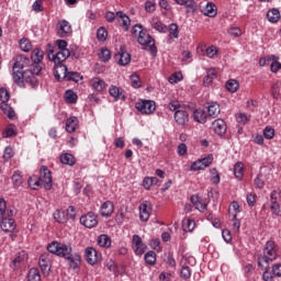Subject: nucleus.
Masks as SVG:
<instances>
[{
    "label": "nucleus",
    "mask_w": 281,
    "mask_h": 281,
    "mask_svg": "<svg viewBox=\"0 0 281 281\" xmlns=\"http://www.w3.org/2000/svg\"><path fill=\"white\" fill-rule=\"evenodd\" d=\"M41 71H43V66H30L13 80L16 85H29L32 89H36V87H38V79H36V76H38Z\"/></svg>",
    "instance_id": "1"
},
{
    "label": "nucleus",
    "mask_w": 281,
    "mask_h": 281,
    "mask_svg": "<svg viewBox=\"0 0 281 281\" xmlns=\"http://www.w3.org/2000/svg\"><path fill=\"white\" fill-rule=\"evenodd\" d=\"M274 260H278V244L268 240L263 246L262 254L258 256L257 265L267 268Z\"/></svg>",
    "instance_id": "2"
},
{
    "label": "nucleus",
    "mask_w": 281,
    "mask_h": 281,
    "mask_svg": "<svg viewBox=\"0 0 281 281\" xmlns=\"http://www.w3.org/2000/svg\"><path fill=\"white\" fill-rule=\"evenodd\" d=\"M167 109L175 112L173 120L178 126H186V124L190 122V114H188L186 108L178 100H171L168 103Z\"/></svg>",
    "instance_id": "3"
},
{
    "label": "nucleus",
    "mask_w": 281,
    "mask_h": 281,
    "mask_svg": "<svg viewBox=\"0 0 281 281\" xmlns=\"http://www.w3.org/2000/svg\"><path fill=\"white\" fill-rule=\"evenodd\" d=\"M72 249L70 245H65L59 243V248L57 251V256L59 258H65L69 262V267L71 269H78L80 267V255H72Z\"/></svg>",
    "instance_id": "4"
},
{
    "label": "nucleus",
    "mask_w": 281,
    "mask_h": 281,
    "mask_svg": "<svg viewBox=\"0 0 281 281\" xmlns=\"http://www.w3.org/2000/svg\"><path fill=\"white\" fill-rule=\"evenodd\" d=\"M138 45L142 46V49L149 52L151 56H157V46L155 45V38L148 34V31L142 33L137 38Z\"/></svg>",
    "instance_id": "5"
},
{
    "label": "nucleus",
    "mask_w": 281,
    "mask_h": 281,
    "mask_svg": "<svg viewBox=\"0 0 281 281\" xmlns=\"http://www.w3.org/2000/svg\"><path fill=\"white\" fill-rule=\"evenodd\" d=\"M56 47L59 50L56 52V55H55V57H53V59H55V63H57V64L65 63V60H67L69 58V56H71V52H69V49L67 48V41L57 40Z\"/></svg>",
    "instance_id": "6"
},
{
    "label": "nucleus",
    "mask_w": 281,
    "mask_h": 281,
    "mask_svg": "<svg viewBox=\"0 0 281 281\" xmlns=\"http://www.w3.org/2000/svg\"><path fill=\"white\" fill-rule=\"evenodd\" d=\"M27 67H30V58L23 55L15 57L14 64H13V80L18 76H21V72L25 71Z\"/></svg>",
    "instance_id": "7"
},
{
    "label": "nucleus",
    "mask_w": 281,
    "mask_h": 281,
    "mask_svg": "<svg viewBox=\"0 0 281 281\" xmlns=\"http://www.w3.org/2000/svg\"><path fill=\"white\" fill-rule=\"evenodd\" d=\"M38 265L43 276L47 278L52 271V255H49V252L42 254L38 259Z\"/></svg>",
    "instance_id": "8"
},
{
    "label": "nucleus",
    "mask_w": 281,
    "mask_h": 281,
    "mask_svg": "<svg viewBox=\"0 0 281 281\" xmlns=\"http://www.w3.org/2000/svg\"><path fill=\"white\" fill-rule=\"evenodd\" d=\"M135 108L139 111V113H143V115H150V113H155L157 105L155 104V101L140 100L136 102Z\"/></svg>",
    "instance_id": "9"
},
{
    "label": "nucleus",
    "mask_w": 281,
    "mask_h": 281,
    "mask_svg": "<svg viewBox=\"0 0 281 281\" xmlns=\"http://www.w3.org/2000/svg\"><path fill=\"white\" fill-rule=\"evenodd\" d=\"M56 30L57 36H59L60 38H67V36H69L74 32V30L71 29V23H69V21L67 20L58 21Z\"/></svg>",
    "instance_id": "10"
},
{
    "label": "nucleus",
    "mask_w": 281,
    "mask_h": 281,
    "mask_svg": "<svg viewBox=\"0 0 281 281\" xmlns=\"http://www.w3.org/2000/svg\"><path fill=\"white\" fill-rule=\"evenodd\" d=\"M79 221L81 225L88 229H93V227L98 226V215H95L93 212L82 215Z\"/></svg>",
    "instance_id": "11"
},
{
    "label": "nucleus",
    "mask_w": 281,
    "mask_h": 281,
    "mask_svg": "<svg viewBox=\"0 0 281 281\" xmlns=\"http://www.w3.org/2000/svg\"><path fill=\"white\" fill-rule=\"evenodd\" d=\"M109 95L113 98V102H120V100L124 102L126 100V91H124V89H122L121 87L114 85L110 86Z\"/></svg>",
    "instance_id": "12"
},
{
    "label": "nucleus",
    "mask_w": 281,
    "mask_h": 281,
    "mask_svg": "<svg viewBox=\"0 0 281 281\" xmlns=\"http://www.w3.org/2000/svg\"><path fill=\"white\" fill-rule=\"evenodd\" d=\"M40 181L44 186L45 190H49L52 188V171L45 166L40 169Z\"/></svg>",
    "instance_id": "13"
},
{
    "label": "nucleus",
    "mask_w": 281,
    "mask_h": 281,
    "mask_svg": "<svg viewBox=\"0 0 281 281\" xmlns=\"http://www.w3.org/2000/svg\"><path fill=\"white\" fill-rule=\"evenodd\" d=\"M150 212H153V204L148 201H144L139 205V220L143 223H147L148 218H150Z\"/></svg>",
    "instance_id": "14"
},
{
    "label": "nucleus",
    "mask_w": 281,
    "mask_h": 281,
    "mask_svg": "<svg viewBox=\"0 0 281 281\" xmlns=\"http://www.w3.org/2000/svg\"><path fill=\"white\" fill-rule=\"evenodd\" d=\"M54 65L55 79L58 80V82H60L61 80H66L67 74L69 72L67 67L63 64V61L54 63Z\"/></svg>",
    "instance_id": "15"
},
{
    "label": "nucleus",
    "mask_w": 281,
    "mask_h": 281,
    "mask_svg": "<svg viewBox=\"0 0 281 281\" xmlns=\"http://www.w3.org/2000/svg\"><path fill=\"white\" fill-rule=\"evenodd\" d=\"M132 243H133V249L136 256H143V254L146 252L147 246L146 244H144L139 235H133Z\"/></svg>",
    "instance_id": "16"
},
{
    "label": "nucleus",
    "mask_w": 281,
    "mask_h": 281,
    "mask_svg": "<svg viewBox=\"0 0 281 281\" xmlns=\"http://www.w3.org/2000/svg\"><path fill=\"white\" fill-rule=\"evenodd\" d=\"M1 218H14V207H8L3 198H0V221Z\"/></svg>",
    "instance_id": "17"
},
{
    "label": "nucleus",
    "mask_w": 281,
    "mask_h": 281,
    "mask_svg": "<svg viewBox=\"0 0 281 281\" xmlns=\"http://www.w3.org/2000/svg\"><path fill=\"white\" fill-rule=\"evenodd\" d=\"M89 86L91 87V89H93V91H97L98 93H102V91H104V89L109 87L106 81H104L100 77H93L92 79H90Z\"/></svg>",
    "instance_id": "18"
},
{
    "label": "nucleus",
    "mask_w": 281,
    "mask_h": 281,
    "mask_svg": "<svg viewBox=\"0 0 281 281\" xmlns=\"http://www.w3.org/2000/svg\"><path fill=\"white\" fill-rule=\"evenodd\" d=\"M43 58H45V53L41 48H34L31 53V67H42Z\"/></svg>",
    "instance_id": "19"
},
{
    "label": "nucleus",
    "mask_w": 281,
    "mask_h": 281,
    "mask_svg": "<svg viewBox=\"0 0 281 281\" xmlns=\"http://www.w3.org/2000/svg\"><path fill=\"white\" fill-rule=\"evenodd\" d=\"M0 227L2 232L11 234V232H14V229H16V222H14V218L4 217L0 220Z\"/></svg>",
    "instance_id": "20"
},
{
    "label": "nucleus",
    "mask_w": 281,
    "mask_h": 281,
    "mask_svg": "<svg viewBox=\"0 0 281 281\" xmlns=\"http://www.w3.org/2000/svg\"><path fill=\"white\" fill-rule=\"evenodd\" d=\"M85 256L88 265H95L98 260H100V254H98V250L93 247L86 248Z\"/></svg>",
    "instance_id": "21"
},
{
    "label": "nucleus",
    "mask_w": 281,
    "mask_h": 281,
    "mask_svg": "<svg viewBox=\"0 0 281 281\" xmlns=\"http://www.w3.org/2000/svg\"><path fill=\"white\" fill-rule=\"evenodd\" d=\"M213 131L216 135L220 137H223L225 133H227V124H225V121L217 119L212 123Z\"/></svg>",
    "instance_id": "22"
},
{
    "label": "nucleus",
    "mask_w": 281,
    "mask_h": 281,
    "mask_svg": "<svg viewBox=\"0 0 281 281\" xmlns=\"http://www.w3.org/2000/svg\"><path fill=\"white\" fill-rule=\"evenodd\" d=\"M114 211H115V206L111 201H105L100 207V214L104 218H109Z\"/></svg>",
    "instance_id": "23"
},
{
    "label": "nucleus",
    "mask_w": 281,
    "mask_h": 281,
    "mask_svg": "<svg viewBox=\"0 0 281 281\" xmlns=\"http://www.w3.org/2000/svg\"><path fill=\"white\" fill-rule=\"evenodd\" d=\"M115 59L117 60V64L122 67H126L131 63V54L127 52L121 50L119 54L115 55Z\"/></svg>",
    "instance_id": "24"
},
{
    "label": "nucleus",
    "mask_w": 281,
    "mask_h": 281,
    "mask_svg": "<svg viewBox=\"0 0 281 281\" xmlns=\"http://www.w3.org/2000/svg\"><path fill=\"white\" fill-rule=\"evenodd\" d=\"M191 203L194 205L195 210H199V212H205V210H207V204L203 203V199L199 195H192Z\"/></svg>",
    "instance_id": "25"
},
{
    "label": "nucleus",
    "mask_w": 281,
    "mask_h": 281,
    "mask_svg": "<svg viewBox=\"0 0 281 281\" xmlns=\"http://www.w3.org/2000/svg\"><path fill=\"white\" fill-rule=\"evenodd\" d=\"M209 117H218L221 115V105L217 102H210L207 105Z\"/></svg>",
    "instance_id": "26"
},
{
    "label": "nucleus",
    "mask_w": 281,
    "mask_h": 281,
    "mask_svg": "<svg viewBox=\"0 0 281 281\" xmlns=\"http://www.w3.org/2000/svg\"><path fill=\"white\" fill-rule=\"evenodd\" d=\"M78 117L76 116H70L69 119H67L66 121V131L67 133H76V128H78Z\"/></svg>",
    "instance_id": "27"
},
{
    "label": "nucleus",
    "mask_w": 281,
    "mask_h": 281,
    "mask_svg": "<svg viewBox=\"0 0 281 281\" xmlns=\"http://www.w3.org/2000/svg\"><path fill=\"white\" fill-rule=\"evenodd\" d=\"M193 120L199 124H205V122H207V113L201 109H198L193 112Z\"/></svg>",
    "instance_id": "28"
},
{
    "label": "nucleus",
    "mask_w": 281,
    "mask_h": 281,
    "mask_svg": "<svg viewBox=\"0 0 281 281\" xmlns=\"http://www.w3.org/2000/svg\"><path fill=\"white\" fill-rule=\"evenodd\" d=\"M267 19L270 23H278L280 21L281 15H280V10L278 9H271L267 13Z\"/></svg>",
    "instance_id": "29"
},
{
    "label": "nucleus",
    "mask_w": 281,
    "mask_h": 281,
    "mask_svg": "<svg viewBox=\"0 0 281 281\" xmlns=\"http://www.w3.org/2000/svg\"><path fill=\"white\" fill-rule=\"evenodd\" d=\"M178 5H184L188 12L196 10V2L194 0H175Z\"/></svg>",
    "instance_id": "30"
},
{
    "label": "nucleus",
    "mask_w": 281,
    "mask_h": 281,
    "mask_svg": "<svg viewBox=\"0 0 281 281\" xmlns=\"http://www.w3.org/2000/svg\"><path fill=\"white\" fill-rule=\"evenodd\" d=\"M27 183L32 190H41V188H43V182L41 181V178L36 176L29 178Z\"/></svg>",
    "instance_id": "31"
},
{
    "label": "nucleus",
    "mask_w": 281,
    "mask_h": 281,
    "mask_svg": "<svg viewBox=\"0 0 281 281\" xmlns=\"http://www.w3.org/2000/svg\"><path fill=\"white\" fill-rule=\"evenodd\" d=\"M214 79H216V70L214 68H211L206 71V76L204 77V87H210Z\"/></svg>",
    "instance_id": "32"
},
{
    "label": "nucleus",
    "mask_w": 281,
    "mask_h": 281,
    "mask_svg": "<svg viewBox=\"0 0 281 281\" xmlns=\"http://www.w3.org/2000/svg\"><path fill=\"white\" fill-rule=\"evenodd\" d=\"M26 281H41V272L36 268H31L26 274Z\"/></svg>",
    "instance_id": "33"
},
{
    "label": "nucleus",
    "mask_w": 281,
    "mask_h": 281,
    "mask_svg": "<svg viewBox=\"0 0 281 281\" xmlns=\"http://www.w3.org/2000/svg\"><path fill=\"white\" fill-rule=\"evenodd\" d=\"M116 16H119V22L125 27V30H128V26L131 25V18L126 15L124 12L119 11L116 12Z\"/></svg>",
    "instance_id": "34"
},
{
    "label": "nucleus",
    "mask_w": 281,
    "mask_h": 281,
    "mask_svg": "<svg viewBox=\"0 0 281 281\" xmlns=\"http://www.w3.org/2000/svg\"><path fill=\"white\" fill-rule=\"evenodd\" d=\"M0 109L4 113V115H7V117H9V120H14L15 113H14V109H12V106L8 105V103H1Z\"/></svg>",
    "instance_id": "35"
},
{
    "label": "nucleus",
    "mask_w": 281,
    "mask_h": 281,
    "mask_svg": "<svg viewBox=\"0 0 281 281\" xmlns=\"http://www.w3.org/2000/svg\"><path fill=\"white\" fill-rule=\"evenodd\" d=\"M244 172H245V165L240 161L236 162L234 166V175L236 179L240 181V179H243Z\"/></svg>",
    "instance_id": "36"
},
{
    "label": "nucleus",
    "mask_w": 281,
    "mask_h": 281,
    "mask_svg": "<svg viewBox=\"0 0 281 281\" xmlns=\"http://www.w3.org/2000/svg\"><path fill=\"white\" fill-rule=\"evenodd\" d=\"M98 245L99 247H104L105 249H109L111 247V237L109 235H100L98 237Z\"/></svg>",
    "instance_id": "37"
},
{
    "label": "nucleus",
    "mask_w": 281,
    "mask_h": 281,
    "mask_svg": "<svg viewBox=\"0 0 281 281\" xmlns=\"http://www.w3.org/2000/svg\"><path fill=\"white\" fill-rule=\"evenodd\" d=\"M60 161L66 166H74L76 164V157L71 154H63L60 156Z\"/></svg>",
    "instance_id": "38"
},
{
    "label": "nucleus",
    "mask_w": 281,
    "mask_h": 281,
    "mask_svg": "<svg viewBox=\"0 0 281 281\" xmlns=\"http://www.w3.org/2000/svg\"><path fill=\"white\" fill-rule=\"evenodd\" d=\"M11 179L14 188H21V186H23V176L21 175V171H14Z\"/></svg>",
    "instance_id": "39"
},
{
    "label": "nucleus",
    "mask_w": 281,
    "mask_h": 281,
    "mask_svg": "<svg viewBox=\"0 0 281 281\" xmlns=\"http://www.w3.org/2000/svg\"><path fill=\"white\" fill-rule=\"evenodd\" d=\"M25 260H27V252H25L24 250L20 251L16 254L14 260H13V265L14 267H19L21 265V262H25Z\"/></svg>",
    "instance_id": "40"
},
{
    "label": "nucleus",
    "mask_w": 281,
    "mask_h": 281,
    "mask_svg": "<svg viewBox=\"0 0 281 281\" xmlns=\"http://www.w3.org/2000/svg\"><path fill=\"white\" fill-rule=\"evenodd\" d=\"M66 80L67 82H80V80H82V76H80V72L68 71Z\"/></svg>",
    "instance_id": "41"
},
{
    "label": "nucleus",
    "mask_w": 281,
    "mask_h": 281,
    "mask_svg": "<svg viewBox=\"0 0 281 281\" xmlns=\"http://www.w3.org/2000/svg\"><path fill=\"white\" fill-rule=\"evenodd\" d=\"M99 59L102 63H109L111 60V50H109V48H101L99 52Z\"/></svg>",
    "instance_id": "42"
},
{
    "label": "nucleus",
    "mask_w": 281,
    "mask_h": 281,
    "mask_svg": "<svg viewBox=\"0 0 281 281\" xmlns=\"http://www.w3.org/2000/svg\"><path fill=\"white\" fill-rule=\"evenodd\" d=\"M46 52L48 54L49 60H52V63H56V45L48 43L46 45Z\"/></svg>",
    "instance_id": "43"
},
{
    "label": "nucleus",
    "mask_w": 281,
    "mask_h": 281,
    "mask_svg": "<svg viewBox=\"0 0 281 281\" xmlns=\"http://www.w3.org/2000/svg\"><path fill=\"white\" fill-rule=\"evenodd\" d=\"M238 87H240V86H239V83H238V81L236 79H229L226 82V89L231 93H236L238 91Z\"/></svg>",
    "instance_id": "44"
},
{
    "label": "nucleus",
    "mask_w": 281,
    "mask_h": 281,
    "mask_svg": "<svg viewBox=\"0 0 281 281\" xmlns=\"http://www.w3.org/2000/svg\"><path fill=\"white\" fill-rule=\"evenodd\" d=\"M204 14L206 16H216V5H214V3L207 2L204 8Z\"/></svg>",
    "instance_id": "45"
},
{
    "label": "nucleus",
    "mask_w": 281,
    "mask_h": 281,
    "mask_svg": "<svg viewBox=\"0 0 281 281\" xmlns=\"http://www.w3.org/2000/svg\"><path fill=\"white\" fill-rule=\"evenodd\" d=\"M271 91H272V98L278 100V98H280L281 95V81H276L272 85Z\"/></svg>",
    "instance_id": "46"
},
{
    "label": "nucleus",
    "mask_w": 281,
    "mask_h": 281,
    "mask_svg": "<svg viewBox=\"0 0 281 281\" xmlns=\"http://www.w3.org/2000/svg\"><path fill=\"white\" fill-rule=\"evenodd\" d=\"M145 262H147V265H155V262H157V254H155V251L150 250L148 252L145 254Z\"/></svg>",
    "instance_id": "47"
},
{
    "label": "nucleus",
    "mask_w": 281,
    "mask_h": 281,
    "mask_svg": "<svg viewBox=\"0 0 281 281\" xmlns=\"http://www.w3.org/2000/svg\"><path fill=\"white\" fill-rule=\"evenodd\" d=\"M210 172L212 183L214 186H218V183H221V173H218V170L216 168L211 169Z\"/></svg>",
    "instance_id": "48"
},
{
    "label": "nucleus",
    "mask_w": 281,
    "mask_h": 281,
    "mask_svg": "<svg viewBox=\"0 0 281 281\" xmlns=\"http://www.w3.org/2000/svg\"><path fill=\"white\" fill-rule=\"evenodd\" d=\"M109 36V32L104 27H99L97 31V38L100 41V43H104L106 41V37Z\"/></svg>",
    "instance_id": "49"
},
{
    "label": "nucleus",
    "mask_w": 281,
    "mask_h": 281,
    "mask_svg": "<svg viewBox=\"0 0 281 281\" xmlns=\"http://www.w3.org/2000/svg\"><path fill=\"white\" fill-rule=\"evenodd\" d=\"M169 37L179 38V25H177V23H171L169 25Z\"/></svg>",
    "instance_id": "50"
},
{
    "label": "nucleus",
    "mask_w": 281,
    "mask_h": 281,
    "mask_svg": "<svg viewBox=\"0 0 281 281\" xmlns=\"http://www.w3.org/2000/svg\"><path fill=\"white\" fill-rule=\"evenodd\" d=\"M54 220L56 221V223H67V217L65 215V212H60V210H57L54 214Z\"/></svg>",
    "instance_id": "51"
},
{
    "label": "nucleus",
    "mask_w": 281,
    "mask_h": 281,
    "mask_svg": "<svg viewBox=\"0 0 281 281\" xmlns=\"http://www.w3.org/2000/svg\"><path fill=\"white\" fill-rule=\"evenodd\" d=\"M194 221L190 220V218H184L182 221V227L184 232H192V229H194Z\"/></svg>",
    "instance_id": "52"
},
{
    "label": "nucleus",
    "mask_w": 281,
    "mask_h": 281,
    "mask_svg": "<svg viewBox=\"0 0 281 281\" xmlns=\"http://www.w3.org/2000/svg\"><path fill=\"white\" fill-rule=\"evenodd\" d=\"M14 136H16V128L14 127V125H9L2 133V137L4 138L14 137Z\"/></svg>",
    "instance_id": "53"
},
{
    "label": "nucleus",
    "mask_w": 281,
    "mask_h": 281,
    "mask_svg": "<svg viewBox=\"0 0 281 281\" xmlns=\"http://www.w3.org/2000/svg\"><path fill=\"white\" fill-rule=\"evenodd\" d=\"M10 100V92L5 88H0V101L1 104H8Z\"/></svg>",
    "instance_id": "54"
},
{
    "label": "nucleus",
    "mask_w": 281,
    "mask_h": 281,
    "mask_svg": "<svg viewBox=\"0 0 281 281\" xmlns=\"http://www.w3.org/2000/svg\"><path fill=\"white\" fill-rule=\"evenodd\" d=\"M20 49L22 52H30L32 49V43L27 38L20 40Z\"/></svg>",
    "instance_id": "55"
},
{
    "label": "nucleus",
    "mask_w": 281,
    "mask_h": 281,
    "mask_svg": "<svg viewBox=\"0 0 281 281\" xmlns=\"http://www.w3.org/2000/svg\"><path fill=\"white\" fill-rule=\"evenodd\" d=\"M60 247V243L58 241H52L50 244H48L47 246V251L49 254H54L55 256H58V249Z\"/></svg>",
    "instance_id": "56"
},
{
    "label": "nucleus",
    "mask_w": 281,
    "mask_h": 281,
    "mask_svg": "<svg viewBox=\"0 0 281 281\" xmlns=\"http://www.w3.org/2000/svg\"><path fill=\"white\" fill-rule=\"evenodd\" d=\"M262 271H263V273H262V280H265V281H276L274 279H273V274H271V272H269V265L265 268V267H259Z\"/></svg>",
    "instance_id": "57"
},
{
    "label": "nucleus",
    "mask_w": 281,
    "mask_h": 281,
    "mask_svg": "<svg viewBox=\"0 0 281 281\" xmlns=\"http://www.w3.org/2000/svg\"><path fill=\"white\" fill-rule=\"evenodd\" d=\"M66 100L69 102V104H76L78 95L74 91L68 90L66 91Z\"/></svg>",
    "instance_id": "58"
},
{
    "label": "nucleus",
    "mask_w": 281,
    "mask_h": 281,
    "mask_svg": "<svg viewBox=\"0 0 281 281\" xmlns=\"http://www.w3.org/2000/svg\"><path fill=\"white\" fill-rule=\"evenodd\" d=\"M145 32H146V30L144 29V26L142 24H135L132 29L133 36H140Z\"/></svg>",
    "instance_id": "59"
},
{
    "label": "nucleus",
    "mask_w": 281,
    "mask_h": 281,
    "mask_svg": "<svg viewBox=\"0 0 281 281\" xmlns=\"http://www.w3.org/2000/svg\"><path fill=\"white\" fill-rule=\"evenodd\" d=\"M181 80H183V75L181 72L172 74L169 77L170 85H177V82H181Z\"/></svg>",
    "instance_id": "60"
},
{
    "label": "nucleus",
    "mask_w": 281,
    "mask_h": 281,
    "mask_svg": "<svg viewBox=\"0 0 281 281\" xmlns=\"http://www.w3.org/2000/svg\"><path fill=\"white\" fill-rule=\"evenodd\" d=\"M263 136L266 137V139H273V137L276 136V130H273V127L267 126L263 130Z\"/></svg>",
    "instance_id": "61"
},
{
    "label": "nucleus",
    "mask_w": 281,
    "mask_h": 281,
    "mask_svg": "<svg viewBox=\"0 0 281 281\" xmlns=\"http://www.w3.org/2000/svg\"><path fill=\"white\" fill-rule=\"evenodd\" d=\"M130 79H131V82H132V87L134 89H139V87H142V81L139 80V76L134 74L130 77Z\"/></svg>",
    "instance_id": "62"
},
{
    "label": "nucleus",
    "mask_w": 281,
    "mask_h": 281,
    "mask_svg": "<svg viewBox=\"0 0 281 281\" xmlns=\"http://www.w3.org/2000/svg\"><path fill=\"white\" fill-rule=\"evenodd\" d=\"M14 157V149L12 147L8 146L4 148L3 159L4 161H8Z\"/></svg>",
    "instance_id": "63"
},
{
    "label": "nucleus",
    "mask_w": 281,
    "mask_h": 281,
    "mask_svg": "<svg viewBox=\"0 0 281 281\" xmlns=\"http://www.w3.org/2000/svg\"><path fill=\"white\" fill-rule=\"evenodd\" d=\"M272 276L276 278H281V263H276L272 266Z\"/></svg>",
    "instance_id": "64"
}]
</instances>
